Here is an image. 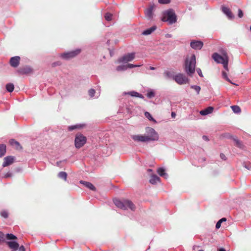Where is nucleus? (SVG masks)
Returning <instances> with one entry per match:
<instances>
[{
  "label": "nucleus",
  "instance_id": "obj_1",
  "mask_svg": "<svg viewBox=\"0 0 251 251\" xmlns=\"http://www.w3.org/2000/svg\"><path fill=\"white\" fill-rule=\"evenodd\" d=\"M146 135H131V138L134 142L137 143L157 141L159 140L158 133L152 127H147L146 128Z\"/></svg>",
  "mask_w": 251,
  "mask_h": 251
},
{
  "label": "nucleus",
  "instance_id": "obj_2",
  "mask_svg": "<svg viewBox=\"0 0 251 251\" xmlns=\"http://www.w3.org/2000/svg\"><path fill=\"white\" fill-rule=\"evenodd\" d=\"M196 64V60L195 54H192L190 58H186L184 63V71L188 75L192 76L195 73Z\"/></svg>",
  "mask_w": 251,
  "mask_h": 251
},
{
  "label": "nucleus",
  "instance_id": "obj_30",
  "mask_svg": "<svg viewBox=\"0 0 251 251\" xmlns=\"http://www.w3.org/2000/svg\"><path fill=\"white\" fill-rule=\"evenodd\" d=\"M58 176L59 178L63 179L65 181H66L67 174L65 172H60L58 173Z\"/></svg>",
  "mask_w": 251,
  "mask_h": 251
},
{
  "label": "nucleus",
  "instance_id": "obj_27",
  "mask_svg": "<svg viewBox=\"0 0 251 251\" xmlns=\"http://www.w3.org/2000/svg\"><path fill=\"white\" fill-rule=\"evenodd\" d=\"M6 152V146L4 144H0V157L3 156Z\"/></svg>",
  "mask_w": 251,
  "mask_h": 251
},
{
  "label": "nucleus",
  "instance_id": "obj_43",
  "mask_svg": "<svg viewBox=\"0 0 251 251\" xmlns=\"http://www.w3.org/2000/svg\"><path fill=\"white\" fill-rule=\"evenodd\" d=\"M158 2L161 4H168L171 2V0H158Z\"/></svg>",
  "mask_w": 251,
  "mask_h": 251
},
{
  "label": "nucleus",
  "instance_id": "obj_51",
  "mask_svg": "<svg viewBox=\"0 0 251 251\" xmlns=\"http://www.w3.org/2000/svg\"><path fill=\"white\" fill-rule=\"evenodd\" d=\"M176 116V113L174 112H172L171 113V116L172 118H175Z\"/></svg>",
  "mask_w": 251,
  "mask_h": 251
},
{
  "label": "nucleus",
  "instance_id": "obj_37",
  "mask_svg": "<svg viewBox=\"0 0 251 251\" xmlns=\"http://www.w3.org/2000/svg\"><path fill=\"white\" fill-rule=\"evenodd\" d=\"M95 93L96 91L93 88L89 89L88 91V94L91 98H94Z\"/></svg>",
  "mask_w": 251,
  "mask_h": 251
},
{
  "label": "nucleus",
  "instance_id": "obj_46",
  "mask_svg": "<svg viewBox=\"0 0 251 251\" xmlns=\"http://www.w3.org/2000/svg\"><path fill=\"white\" fill-rule=\"evenodd\" d=\"M61 63L60 61L54 62L52 63V66L54 67H56L57 66H60V65H61Z\"/></svg>",
  "mask_w": 251,
  "mask_h": 251
},
{
  "label": "nucleus",
  "instance_id": "obj_39",
  "mask_svg": "<svg viewBox=\"0 0 251 251\" xmlns=\"http://www.w3.org/2000/svg\"><path fill=\"white\" fill-rule=\"evenodd\" d=\"M243 166L248 170H251V163L250 162H244L243 163Z\"/></svg>",
  "mask_w": 251,
  "mask_h": 251
},
{
  "label": "nucleus",
  "instance_id": "obj_50",
  "mask_svg": "<svg viewBox=\"0 0 251 251\" xmlns=\"http://www.w3.org/2000/svg\"><path fill=\"white\" fill-rule=\"evenodd\" d=\"M202 139H203V140H204L205 141H209L208 137L207 136H206V135H203L202 136Z\"/></svg>",
  "mask_w": 251,
  "mask_h": 251
},
{
  "label": "nucleus",
  "instance_id": "obj_29",
  "mask_svg": "<svg viewBox=\"0 0 251 251\" xmlns=\"http://www.w3.org/2000/svg\"><path fill=\"white\" fill-rule=\"evenodd\" d=\"M231 108L235 113L238 114L241 111L240 107L238 105H232L231 106Z\"/></svg>",
  "mask_w": 251,
  "mask_h": 251
},
{
  "label": "nucleus",
  "instance_id": "obj_28",
  "mask_svg": "<svg viewBox=\"0 0 251 251\" xmlns=\"http://www.w3.org/2000/svg\"><path fill=\"white\" fill-rule=\"evenodd\" d=\"M128 69V64L122 65L117 67L116 70L118 72L126 71Z\"/></svg>",
  "mask_w": 251,
  "mask_h": 251
},
{
  "label": "nucleus",
  "instance_id": "obj_42",
  "mask_svg": "<svg viewBox=\"0 0 251 251\" xmlns=\"http://www.w3.org/2000/svg\"><path fill=\"white\" fill-rule=\"evenodd\" d=\"M142 66V64L134 65V64H128V68L131 69L133 68L138 67H140Z\"/></svg>",
  "mask_w": 251,
  "mask_h": 251
},
{
  "label": "nucleus",
  "instance_id": "obj_10",
  "mask_svg": "<svg viewBox=\"0 0 251 251\" xmlns=\"http://www.w3.org/2000/svg\"><path fill=\"white\" fill-rule=\"evenodd\" d=\"M154 7L153 4L151 5L145 12L146 17L149 20H152L153 19Z\"/></svg>",
  "mask_w": 251,
  "mask_h": 251
},
{
  "label": "nucleus",
  "instance_id": "obj_5",
  "mask_svg": "<svg viewBox=\"0 0 251 251\" xmlns=\"http://www.w3.org/2000/svg\"><path fill=\"white\" fill-rule=\"evenodd\" d=\"M163 22H167L169 25H172L176 22V16L173 9H169L163 12L161 19Z\"/></svg>",
  "mask_w": 251,
  "mask_h": 251
},
{
  "label": "nucleus",
  "instance_id": "obj_15",
  "mask_svg": "<svg viewBox=\"0 0 251 251\" xmlns=\"http://www.w3.org/2000/svg\"><path fill=\"white\" fill-rule=\"evenodd\" d=\"M14 157L12 156H7L4 158L3 162L2 165L3 167H6L12 164L14 160Z\"/></svg>",
  "mask_w": 251,
  "mask_h": 251
},
{
  "label": "nucleus",
  "instance_id": "obj_40",
  "mask_svg": "<svg viewBox=\"0 0 251 251\" xmlns=\"http://www.w3.org/2000/svg\"><path fill=\"white\" fill-rule=\"evenodd\" d=\"M112 15L109 13H106L105 14V19L107 21H110L112 20Z\"/></svg>",
  "mask_w": 251,
  "mask_h": 251
},
{
  "label": "nucleus",
  "instance_id": "obj_59",
  "mask_svg": "<svg viewBox=\"0 0 251 251\" xmlns=\"http://www.w3.org/2000/svg\"><path fill=\"white\" fill-rule=\"evenodd\" d=\"M250 30H251V27H250Z\"/></svg>",
  "mask_w": 251,
  "mask_h": 251
},
{
  "label": "nucleus",
  "instance_id": "obj_22",
  "mask_svg": "<svg viewBox=\"0 0 251 251\" xmlns=\"http://www.w3.org/2000/svg\"><path fill=\"white\" fill-rule=\"evenodd\" d=\"M84 124H76L75 125H72L69 126L68 127V129L69 131H71L73 130L76 129H80L83 128L85 126Z\"/></svg>",
  "mask_w": 251,
  "mask_h": 251
},
{
  "label": "nucleus",
  "instance_id": "obj_34",
  "mask_svg": "<svg viewBox=\"0 0 251 251\" xmlns=\"http://www.w3.org/2000/svg\"><path fill=\"white\" fill-rule=\"evenodd\" d=\"M226 218H223L219 220L216 224V228L219 229L221 227L222 223L223 222H226Z\"/></svg>",
  "mask_w": 251,
  "mask_h": 251
},
{
  "label": "nucleus",
  "instance_id": "obj_57",
  "mask_svg": "<svg viewBox=\"0 0 251 251\" xmlns=\"http://www.w3.org/2000/svg\"><path fill=\"white\" fill-rule=\"evenodd\" d=\"M199 251H203L202 250H199Z\"/></svg>",
  "mask_w": 251,
  "mask_h": 251
},
{
  "label": "nucleus",
  "instance_id": "obj_45",
  "mask_svg": "<svg viewBox=\"0 0 251 251\" xmlns=\"http://www.w3.org/2000/svg\"><path fill=\"white\" fill-rule=\"evenodd\" d=\"M12 176V173L11 172H7L6 174L4 175V178H8L11 177Z\"/></svg>",
  "mask_w": 251,
  "mask_h": 251
},
{
  "label": "nucleus",
  "instance_id": "obj_53",
  "mask_svg": "<svg viewBox=\"0 0 251 251\" xmlns=\"http://www.w3.org/2000/svg\"><path fill=\"white\" fill-rule=\"evenodd\" d=\"M218 251H226V250L224 248H222L219 249Z\"/></svg>",
  "mask_w": 251,
  "mask_h": 251
},
{
  "label": "nucleus",
  "instance_id": "obj_14",
  "mask_svg": "<svg viewBox=\"0 0 251 251\" xmlns=\"http://www.w3.org/2000/svg\"><path fill=\"white\" fill-rule=\"evenodd\" d=\"M20 57L15 56L10 58L9 61L10 65L13 68L17 67L20 64Z\"/></svg>",
  "mask_w": 251,
  "mask_h": 251
},
{
  "label": "nucleus",
  "instance_id": "obj_24",
  "mask_svg": "<svg viewBox=\"0 0 251 251\" xmlns=\"http://www.w3.org/2000/svg\"><path fill=\"white\" fill-rule=\"evenodd\" d=\"M9 143L11 146L15 147L17 150L22 149V148L20 143L14 139L10 140Z\"/></svg>",
  "mask_w": 251,
  "mask_h": 251
},
{
  "label": "nucleus",
  "instance_id": "obj_8",
  "mask_svg": "<svg viewBox=\"0 0 251 251\" xmlns=\"http://www.w3.org/2000/svg\"><path fill=\"white\" fill-rule=\"evenodd\" d=\"M86 138L81 134H77L76 135L75 139V147L77 148H80L84 145L86 142Z\"/></svg>",
  "mask_w": 251,
  "mask_h": 251
},
{
  "label": "nucleus",
  "instance_id": "obj_48",
  "mask_svg": "<svg viewBox=\"0 0 251 251\" xmlns=\"http://www.w3.org/2000/svg\"><path fill=\"white\" fill-rule=\"evenodd\" d=\"M220 157L222 159H223L224 160H226V157L224 153L220 154Z\"/></svg>",
  "mask_w": 251,
  "mask_h": 251
},
{
  "label": "nucleus",
  "instance_id": "obj_38",
  "mask_svg": "<svg viewBox=\"0 0 251 251\" xmlns=\"http://www.w3.org/2000/svg\"><path fill=\"white\" fill-rule=\"evenodd\" d=\"M234 141L236 145L239 148H242L243 147V145L241 142L238 140L237 138H234Z\"/></svg>",
  "mask_w": 251,
  "mask_h": 251
},
{
  "label": "nucleus",
  "instance_id": "obj_49",
  "mask_svg": "<svg viewBox=\"0 0 251 251\" xmlns=\"http://www.w3.org/2000/svg\"><path fill=\"white\" fill-rule=\"evenodd\" d=\"M19 251H25V248L24 246H19L18 249Z\"/></svg>",
  "mask_w": 251,
  "mask_h": 251
},
{
  "label": "nucleus",
  "instance_id": "obj_25",
  "mask_svg": "<svg viewBox=\"0 0 251 251\" xmlns=\"http://www.w3.org/2000/svg\"><path fill=\"white\" fill-rule=\"evenodd\" d=\"M156 29V26H152V27L144 30L142 32V34L143 35H148L152 33L154 31H155Z\"/></svg>",
  "mask_w": 251,
  "mask_h": 251
},
{
  "label": "nucleus",
  "instance_id": "obj_26",
  "mask_svg": "<svg viewBox=\"0 0 251 251\" xmlns=\"http://www.w3.org/2000/svg\"><path fill=\"white\" fill-rule=\"evenodd\" d=\"M146 95L147 97L149 99L155 97V92L153 89H149L147 90Z\"/></svg>",
  "mask_w": 251,
  "mask_h": 251
},
{
  "label": "nucleus",
  "instance_id": "obj_32",
  "mask_svg": "<svg viewBox=\"0 0 251 251\" xmlns=\"http://www.w3.org/2000/svg\"><path fill=\"white\" fill-rule=\"evenodd\" d=\"M222 76L226 80H227V81L229 82L230 83H231V84H234V85H237V84L234 83H233L232 82H231V81L230 80V79L228 78V76H227V75L226 74V72H224V71H223L222 72Z\"/></svg>",
  "mask_w": 251,
  "mask_h": 251
},
{
  "label": "nucleus",
  "instance_id": "obj_7",
  "mask_svg": "<svg viewBox=\"0 0 251 251\" xmlns=\"http://www.w3.org/2000/svg\"><path fill=\"white\" fill-rule=\"evenodd\" d=\"M173 79L180 85L188 84L189 82V79L185 75L180 73L174 75Z\"/></svg>",
  "mask_w": 251,
  "mask_h": 251
},
{
  "label": "nucleus",
  "instance_id": "obj_23",
  "mask_svg": "<svg viewBox=\"0 0 251 251\" xmlns=\"http://www.w3.org/2000/svg\"><path fill=\"white\" fill-rule=\"evenodd\" d=\"M157 173L160 176L163 177L164 178L167 179L168 178V174L165 172V169L164 168H158Z\"/></svg>",
  "mask_w": 251,
  "mask_h": 251
},
{
  "label": "nucleus",
  "instance_id": "obj_52",
  "mask_svg": "<svg viewBox=\"0 0 251 251\" xmlns=\"http://www.w3.org/2000/svg\"><path fill=\"white\" fill-rule=\"evenodd\" d=\"M62 162V161L57 162L56 165L58 166H59Z\"/></svg>",
  "mask_w": 251,
  "mask_h": 251
},
{
  "label": "nucleus",
  "instance_id": "obj_35",
  "mask_svg": "<svg viewBox=\"0 0 251 251\" xmlns=\"http://www.w3.org/2000/svg\"><path fill=\"white\" fill-rule=\"evenodd\" d=\"M164 75L166 77H167V78H173V76H174L173 75L172 73L171 72L168 71H165L164 73Z\"/></svg>",
  "mask_w": 251,
  "mask_h": 251
},
{
  "label": "nucleus",
  "instance_id": "obj_17",
  "mask_svg": "<svg viewBox=\"0 0 251 251\" xmlns=\"http://www.w3.org/2000/svg\"><path fill=\"white\" fill-rule=\"evenodd\" d=\"M223 12L226 15L229 19H232L234 18V15L231 13L230 9L226 7H222Z\"/></svg>",
  "mask_w": 251,
  "mask_h": 251
},
{
  "label": "nucleus",
  "instance_id": "obj_36",
  "mask_svg": "<svg viewBox=\"0 0 251 251\" xmlns=\"http://www.w3.org/2000/svg\"><path fill=\"white\" fill-rule=\"evenodd\" d=\"M191 88L192 89H193L194 90H195L198 95H199L200 94V92L201 91V87L200 86H198V85H193L191 86Z\"/></svg>",
  "mask_w": 251,
  "mask_h": 251
},
{
  "label": "nucleus",
  "instance_id": "obj_31",
  "mask_svg": "<svg viewBox=\"0 0 251 251\" xmlns=\"http://www.w3.org/2000/svg\"><path fill=\"white\" fill-rule=\"evenodd\" d=\"M14 89V86L13 84L9 83L6 85V89L9 92H12L13 91Z\"/></svg>",
  "mask_w": 251,
  "mask_h": 251
},
{
  "label": "nucleus",
  "instance_id": "obj_54",
  "mask_svg": "<svg viewBox=\"0 0 251 251\" xmlns=\"http://www.w3.org/2000/svg\"><path fill=\"white\" fill-rule=\"evenodd\" d=\"M166 37L170 38L172 37V35L170 34H167L166 35Z\"/></svg>",
  "mask_w": 251,
  "mask_h": 251
},
{
  "label": "nucleus",
  "instance_id": "obj_6",
  "mask_svg": "<svg viewBox=\"0 0 251 251\" xmlns=\"http://www.w3.org/2000/svg\"><path fill=\"white\" fill-rule=\"evenodd\" d=\"M81 52V50L79 49H77L74 50H71L70 51H68L66 52H64L59 54V56L63 59L65 60H69L72 59L78 54H79Z\"/></svg>",
  "mask_w": 251,
  "mask_h": 251
},
{
  "label": "nucleus",
  "instance_id": "obj_4",
  "mask_svg": "<svg viewBox=\"0 0 251 251\" xmlns=\"http://www.w3.org/2000/svg\"><path fill=\"white\" fill-rule=\"evenodd\" d=\"M113 202L118 208L123 210H127L129 208L132 211H135L136 208L135 205L130 200H120L115 199L113 200Z\"/></svg>",
  "mask_w": 251,
  "mask_h": 251
},
{
  "label": "nucleus",
  "instance_id": "obj_3",
  "mask_svg": "<svg viewBox=\"0 0 251 251\" xmlns=\"http://www.w3.org/2000/svg\"><path fill=\"white\" fill-rule=\"evenodd\" d=\"M221 52L222 55L216 52L214 53L212 57L216 63L223 64L224 69L228 72V57L224 50H222Z\"/></svg>",
  "mask_w": 251,
  "mask_h": 251
},
{
  "label": "nucleus",
  "instance_id": "obj_44",
  "mask_svg": "<svg viewBox=\"0 0 251 251\" xmlns=\"http://www.w3.org/2000/svg\"><path fill=\"white\" fill-rule=\"evenodd\" d=\"M196 71H197V72L198 73V75H200V77H203V75H202L201 70L200 68H197L196 69Z\"/></svg>",
  "mask_w": 251,
  "mask_h": 251
},
{
  "label": "nucleus",
  "instance_id": "obj_56",
  "mask_svg": "<svg viewBox=\"0 0 251 251\" xmlns=\"http://www.w3.org/2000/svg\"><path fill=\"white\" fill-rule=\"evenodd\" d=\"M148 172H151V171H152V170H151V169H149L148 170Z\"/></svg>",
  "mask_w": 251,
  "mask_h": 251
},
{
  "label": "nucleus",
  "instance_id": "obj_19",
  "mask_svg": "<svg viewBox=\"0 0 251 251\" xmlns=\"http://www.w3.org/2000/svg\"><path fill=\"white\" fill-rule=\"evenodd\" d=\"M6 243L12 251H16L18 249L19 244L16 241H8Z\"/></svg>",
  "mask_w": 251,
  "mask_h": 251
},
{
  "label": "nucleus",
  "instance_id": "obj_11",
  "mask_svg": "<svg viewBox=\"0 0 251 251\" xmlns=\"http://www.w3.org/2000/svg\"><path fill=\"white\" fill-rule=\"evenodd\" d=\"M17 72L21 75H27L32 73L33 72V70L30 66H25L19 68L17 71Z\"/></svg>",
  "mask_w": 251,
  "mask_h": 251
},
{
  "label": "nucleus",
  "instance_id": "obj_55",
  "mask_svg": "<svg viewBox=\"0 0 251 251\" xmlns=\"http://www.w3.org/2000/svg\"><path fill=\"white\" fill-rule=\"evenodd\" d=\"M150 70H155V68L154 67H151H151H150Z\"/></svg>",
  "mask_w": 251,
  "mask_h": 251
},
{
  "label": "nucleus",
  "instance_id": "obj_16",
  "mask_svg": "<svg viewBox=\"0 0 251 251\" xmlns=\"http://www.w3.org/2000/svg\"><path fill=\"white\" fill-rule=\"evenodd\" d=\"M128 95L131 96V97L139 98H141L142 99H144V97L143 95H142L136 91H131L128 92H125L123 93V95Z\"/></svg>",
  "mask_w": 251,
  "mask_h": 251
},
{
  "label": "nucleus",
  "instance_id": "obj_9",
  "mask_svg": "<svg viewBox=\"0 0 251 251\" xmlns=\"http://www.w3.org/2000/svg\"><path fill=\"white\" fill-rule=\"evenodd\" d=\"M135 58V53L131 52L125 54L118 59V63H126L131 61Z\"/></svg>",
  "mask_w": 251,
  "mask_h": 251
},
{
  "label": "nucleus",
  "instance_id": "obj_41",
  "mask_svg": "<svg viewBox=\"0 0 251 251\" xmlns=\"http://www.w3.org/2000/svg\"><path fill=\"white\" fill-rule=\"evenodd\" d=\"M1 216L4 218H7L8 216V212L6 211H2L0 213Z\"/></svg>",
  "mask_w": 251,
  "mask_h": 251
},
{
  "label": "nucleus",
  "instance_id": "obj_47",
  "mask_svg": "<svg viewBox=\"0 0 251 251\" xmlns=\"http://www.w3.org/2000/svg\"><path fill=\"white\" fill-rule=\"evenodd\" d=\"M238 16L239 18H242L243 16V11L241 9H238Z\"/></svg>",
  "mask_w": 251,
  "mask_h": 251
},
{
  "label": "nucleus",
  "instance_id": "obj_18",
  "mask_svg": "<svg viewBox=\"0 0 251 251\" xmlns=\"http://www.w3.org/2000/svg\"><path fill=\"white\" fill-rule=\"evenodd\" d=\"M79 183L80 184H83L84 186H85L86 187L89 188V189L93 190V191H96V188L94 186V185L91 182L85 181L83 180H80L79 181Z\"/></svg>",
  "mask_w": 251,
  "mask_h": 251
},
{
  "label": "nucleus",
  "instance_id": "obj_20",
  "mask_svg": "<svg viewBox=\"0 0 251 251\" xmlns=\"http://www.w3.org/2000/svg\"><path fill=\"white\" fill-rule=\"evenodd\" d=\"M160 181V178L156 175H152L151 176V178L149 180L150 183L153 185L157 184Z\"/></svg>",
  "mask_w": 251,
  "mask_h": 251
},
{
  "label": "nucleus",
  "instance_id": "obj_58",
  "mask_svg": "<svg viewBox=\"0 0 251 251\" xmlns=\"http://www.w3.org/2000/svg\"><path fill=\"white\" fill-rule=\"evenodd\" d=\"M99 96H100V94L98 96H97V98H98Z\"/></svg>",
  "mask_w": 251,
  "mask_h": 251
},
{
  "label": "nucleus",
  "instance_id": "obj_33",
  "mask_svg": "<svg viewBox=\"0 0 251 251\" xmlns=\"http://www.w3.org/2000/svg\"><path fill=\"white\" fill-rule=\"evenodd\" d=\"M145 116H146V117L147 118H148L150 121H153V122L154 123H156V120L152 117V116L151 115V114L148 112H146L145 113Z\"/></svg>",
  "mask_w": 251,
  "mask_h": 251
},
{
  "label": "nucleus",
  "instance_id": "obj_21",
  "mask_svg": "<svg viewBox=\"0 0 251 251\" xmlns=\"http://www.w3.org/2000/svg\"><path fill=\"white\" fill-rule=\"evenodd\" d=\"M213 109H214V108L213 107L209 106V107H207L206 108H205L202 110H201L200 112V113L201 115L205 116V115H206L211 113L212 112Z\"/></svg>",
  "mask_w": 251,
  "mask_h": 251
},
{
  "label": "nucleus",
  "instance_id": "obj_13",
  "mask_svg": "<svg viewBox=\"0 0 251 251\" xmlns=\"http://www.w3.org/2000/svg\"><path fill=\"white\" fill-rule=\"evenodd\" d=\"M5 238L8 240L17 239V237L12 233H7L4 235L2 232L0 231V243L5 241Z\"/></svg>",
  "mask_w": 251,
  "mask_h": 251
},
{
  "label": "nucleus",
  "instance_id": "obj_12",
  "mask_svg": "<svg viewBox=\"0 0 251 251\" xmlns=\"http://www.w3.org/2000/svg\"><path fill=\"white\" fill-rule=\"evenodd\" d=\"M203 46L202 41L199 40H193L190 43L191 47L195 50H201Z\"/></svg>",
  "mask_w": 251,
  "mask_h": 251
}]
</instances>
